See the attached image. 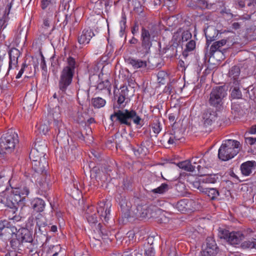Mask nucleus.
Returning <instances> with one entry per match:
<instances>
[{"instance_id": "nucleus-1", "label": "nucleus", "mask_w": 256, "mask_h": 256, "mask_svg": "<svg viewBox=\"0 0 256 256\" xmlns=\"http://www.w3.org/2000/svg\"><path fill=\"white\" fill-rule=\"evenodd\" d=\"M48 166V164L46 158H42L40 161L32 162L34 172L32 178L43 192H46L50 188L49 178H48L46 170Z\"/></svg>"}, {"instance_id": "nucleus-2", "label": "nucleus", "mask_w": 256, "mask_h": 256, "mask_svg": "<svg viewBox=\"0 0 256 256\" xmlns=\"http://www.w3.org/2000/svg\"><path fill=\"white\" fill-rule=\"evenodd\" d=\"M116 106L114 105L113 108L114 112L110 116V119L114 123L118 122L120 124L130 126L132 125L131 121L132 120L134 124L142 126L143 121L134 110H116Z\"/></svg>"}, {"instance_id": "nucleus-3", "label": "nucleus", "mask_w": 256, "mask_h": 256, "mask_svg": "<svg viewBox=\"0 0 256 256\" xmlns=\"http://www.w3.org/2000/svg\"><path fill=\"white\" fill-rule=\"evenodd\" d=\"M240 147V144L237 140H226L218 150V157L222 160H228L237 154Z\"/></svg>"}, {"instance_id": "nucleus-4", "label": "nucleus", "mask_w": 256, "mask_h": 256, "mask_svg": "<svg viewBox=\"0 0 256 256\" xmlns=\"http://www.w3.org/2000/svg\"><path fill=\"white\" fill-rule=\"evenodd\" d=\"M226 95V90L224 86H216L212 89L209 95L208 103L216 110H222L224 108V98Z\"/></svg>"}, {"instance_id": "nucleus-5", "label": "nucleus", "mask_w": 256, "mask_h": 256, "mask_svg": "<svg viewBox=\"0 0 256 256\" xmlns=\"http://www.w3.org/2000/svg\"><path fill=\"white\" fill-rule=\"evenodd\" d=\"M18 142V136L13 129H10L0 139V148L4 152H12Z\"/></svg>"}, {"instance_id": "nucleus-6", "label": "nucleus", "mask_w": 256, "mask_h": 256, "mask_svg": "<svg viewBox=\"0 0 256 256\" xmlns=\"http://www.w3.org/2000/svg\"><path fill=\"white\" fill-rule=\"evenodd\" d=\"M36 222L34 237L36 241H38V238L40 242L43 244L46 240L47 231L50 227L46 224L45 218L40 214L36 217Z\"/></svg>"}, {"instance_id": "nucleus-7", "label": "nucleus", "mask_w": 256, "mask_h": 256, "mask_svg": "<svg viewBox=\"0 0 256 256\" xmlns=\"http://www.w3.org/2000/svg\"><path fill=\"white\" fill-rule=\"evenodd\" d=\"M74 75V73L67 68L62 69L61 71L58 86V88L62 90V93L66 92L68 87L71 84Z\"/></svg>"}, {"instance_id": "nucleus-8", "label": "nucleus", "mask_w": 256, "mask_h": 256, "mask_svg": "<svg viewBox=\"0 0 256 256\" xmlns=\"http://www.w3.org/2000/svg\"><path fill=\"white\" fill-rule=\"evenodd\" d=\"M219 248L217 244L212 237H208L202 246L201 254L202 256H214L218 252Z\"/></svg>"}, {"instance_id": "nucleus-9", "label": "nucleus", "mask_w": 256, "mask_h": 256, "mask_svg": "<svg viewBox=\"0 0 256 256\" xmlns=\"http://www.w3.org/2000/svg\"><path fill=\"white\" fill-rule=\"evenodd\" d=\"M140 40L142 41V48L143 52L148 54L152 46V43L150 40V32L144 27H142V29Z\"/></svg>"}, {"instance_id": "nucleus-10", "label": "nucleus", "mask_w": 256, "mask_h": 256, "mask_svg": "<svg viewBox=\"0 0 256 256\" xmlns=\"http://www.w3.org/2000/svg\"><path fill=\"white\" fill-rule=\"evenodd\" d=\"M217 113L212 108L206 109L202 114V122L205 126H211L217 118Z\"/></svg>"}, {"instance_id": "nucleus-11", "label": "nucleus", "mask_w": 256, "mask_h": 256, "mask_svg": "<svg viewBox=\"0 0 256 256\" xmlns=\"http://www.w3.org/2000/svg\"><path fill=\"white\" fill-rule=\"evenodd\" d=\"M108 2L104 0H98L95 2L94 10L98 16L108 14Z\"/></svg>"}, {"instance_id": "nucleus-12", "label": "nucleus", "mask_w": 256, "mask_h": 256, "mask_svg": "<svg viewBox=\"0 0 256 256\" xmlns=\"http://www.w3.org/2000/svg\"><path fill=\"white\" fill-rule=\"evenodd\" d=\"M110 206L104 202H100L97 208V212L99 214L100 218L106 222L109 220L110 214Z\"/></svg>"}, {"instance_id": "nucleus-13", "label": "nucleus", "mask_w": 256, "mask_h": 256, "mask_svg": "<svg viewBox=\"0 0 256 256\" xmlns=\"http://www.w3.org/2000/svg\"><path fill=\"white\" fill-rule=\"evenodd\" d=\"M246 236L242 232H232L229 235L228 242L232 245L236 246L240 244Z\"/></svg>"}, {"instance_id": "nucleus-14", "label": "nucleus", "mask_w": 256, "mask_h": 256, "mask_svg": "<svg viewBox=\"0 0 256 256\" xmlns=\"http://www.w3.org/2000/svg\"><path fill=\"white\" fill-rule=\"evenodd\" d=\"M20 52L16 48H11L9 52V69H12L16 67L18 58L20 56Z\"/></svg>"}, {"instance_id": "nucleus-15", "label": "nucleus", "mask_w": 256, "mask_h": 256, "mask_svg": "<svg viewBox=\"0 0 256 256\" xmlns=\"http://www.w3.org/2000/svg\"><path fill=\"white\" fill-rule=\"evenodd\" d=\"M18 236L19 240L22 242L31 243L33 242L32 234L28 229L26 228H20L18 232Z\"/></svg>"}, {"instance_id": "nucleus-16", "label": "nucleus", "mask_w": 256, "mask_h": 256, "mask_svg": "<svg viewBox=\"0 0 256 256\" xmlns=\"http://www.w3.org/2000/svg\"><path fill=\"white\" fill-rule=\"evenodd\" d=\"M93 36H94V33L91 30L84 29L81 35L78 37V42L80 44H87L89 43Z\"/></svg>"}, {"instance_id": "nucleus-17", "label": "nucleus", "mask_w": 256, "mask_h": 256, "mask_svg": "<svg viewBox=\"0 0 256 256\" xmlns=\"http://www.w3.org/2000/svg\"><path fill=\"white\" fill-rule=\"evenodd\" d=\"M126 62L131 65L134 69L145 68L147 66V62L140 59L128 58L125 60Z\"/></svg>"}, {"instance_id": "nucleus-18", "label": "nucleus", "mask_w": 256, "mask_h": 256, "mask_svg": "<svg viewBox=\"0 0 256 256\" xmlns=\"http://www.w3.org/2000/svg\"><path fill=\"white\" fill-rule=\"evenodd\" d=\"M204 34L206 38V44L208 46L209 44L215 40L218 32L214 27L208 26L204 30Z\"/></svg>"}, {"instance_id": "nucleus-19", "label": "nucleus", "mask_w": 256, "mask_h": 256, "mask_svg": "<svg viewBox=\"0 0 256 256\" xmlns=\"http://www.w3.org/2000/svg\"><path fill=\"white\" fill-rule=\"evenodd\" d=\"M256 167V162L254 161H248L241 165V171L244 176H249Z\"/></svg>"}, {"instance_id": "nucleus-20", "label": "nucleus", "mask_w": 256, "mask_h": 256, "mask_svg": "<svg viewBox=\"0 0 256 256\" xmlns=\"http://www.w3.org/2000/svg\"><path fill=\"white\" fill-rule=\"evenodd\" d=\"M182 138V134L180 130H172L168 134V144H176L178 140Z\"/></svg>"}, {"instance_id": "nucleus-21", "label": "nucleus", "mask_w": 256, "mask_h": 256, "mask_svg": "<svg viewBox=\"0 0 256 256\" xmlns=\"http://www.w3.org/2000/svg\"><path fill=\"white\" fill-rule=\"evenodd\" d=\"M231 85V96L232 98L240 99L242 97V94L240 90V83L234 81V82H230Z\"/></svg>"}, {"instance_id": "nucleus-22", "label": "nucleus", "mask_w": 256, "mask_h": 256, "mask_svg": "<svg viewBox=\"0 0 256 256\" xmlns=\"http://www.w3.org/2000/svg\"><path fill=\"white\" fill-rule=\"evenodd\" d=\"M138 214L142 218L152 216V210L148 206H137Z\"/></svg>"}, {"instance_id": "nucleus-23", "label": "nucleus", "mask_w": 256, "mask_h": 256, "mask_svg": "<svg viewBox=\"0 0 256 256\" xmlns=\"http://www.w3.org/2000/svg\"><path fill=\"white\" fill-rule=\"evenodd\" d=\"M41 6L42 10L48 8L50 13H52L56 10V0H42Z\"/></svg>"}, {"instance_id": "nucleus-24", "label": "nucleus", "mask_w": 256, "mask_h": 256, "mask_svg": "<svg viewBox=\"0 0 256 256\" xmlns=\"http://www.w3.org/2000/svg\"><path fill=\"white\" fill-rule=\"evenodd\" d=\"M33 209L37 212H42L45 206L44 202L41 198H36L31 202Z\"/></svg>"}, {"instance_id": "nucleus-25", "label": "nucleus", "mask_w": 256, "mask_h": 256, "mask_svg": "<svg viewBox=\"0 0 256 256\" xmlns=\"http://www.w3.org/2000/svg\"><path fill=\"white\" fill-rule=\"evenodd\" d=\"M226 43V40H221L219 41H217L214 42L210 46V56H213L214 54L216 51L221 52L220 48L225 45Z\"/></svg>"}, {"instance_id": "nucleus-26", "label": "nucleus", "mask_w": 256, "mask_h": 256, "mask_svg": "<svg viewBox=\"0 0 256 256\" xmlns=\"http://www.w3.org/2000/svg\"><path fill=\"white\" fill-rule=\"evenodd\" d=\"M240 68L239 66H232L229 72V76L231 78L232 81L230 82H234V81L239 82V76L240 74Z\"/></svg>"}, {"instance_id": "nucleus-27", "label": "nucleus", "mask_w": 256, "mask_h": 256, "mask_svg": "<svg viewBox=\"0 0 256 256\" xmlns=\"http://www.w3.org/2000/svg\"><path fill=\"white\" fill-rule=\"evenodd\" d=\"M33 148L40 151V153L46 154L47 150V144L44 140L37 139Z\"/></svg>"}, {"instance_id": "nucleus-28", "label": "nucleus", "mask_w": 256, "mask_h": 256, "mask_svg": "<svg viewBox=\"0 0 256 256\" xmlns=\"http://www.w3.org/2000/svg\"><path fill=\"white\" fill-rule=\"evenodd\" d=\"M36 150L32 148L30 154V158L32 162L40 161L42 158H45L46 154H42Z\"/></svg>"}, {"instance_id": "nucleus-29", "label": "nucleus", "mask_w": 256, "mask_h": 256, "mask_svg": "<svg viewBox=\"0 0 256 256\" xmlns=\"http://www.w3.org/2000/svg\"><path fill=\"white\" fill-rule=\"evenodd\" d=\"M56 131L57 132L58 136L62 137L66 135V130L64 124L60 120L55 121Z\"/></svg>"}, {"instance_id": "nucleus-30", "label": "nucleus", "mask_w": 256, "mask_h": 256, "mask_svg": "<svg viewBox=\"0 0 256 256\" xmlns=\"http://www.w3.org/2000/svg\"><path fill=\"white\" fill-rule=\"evenodd\" d=\"M134 152L136 156L138 157H142L147 154L148 149L144 144L142 143L140 146H138L136 148H134Z\"/></svg>"}, {"instance_id": "nucleus-31", "label": "nucleus", "mask_w": 256, "mask_h": 256, "mask_svg": "<svg viewBox=\"0 0 256 256\" xmlns=\"http://www.w3.org/2000/svg\"><path fill=\"white\" fill-rule=\"evenodd\" d=\"M178 166L180 168L188 172H194L196 168L195 166H192L190 162L188 160L180 162L178 164Z\"/></svg>"}, {"instance_id": "nucleus-32", "label": "nucleus", "mask_w": 256, "mask_h": 256, "mask_svg": "<svg viewBox=\"0 0 256 256\" xmlns=\"http://www.w3.org/2000/svg\"><path fill=\"white\" fill-rule=\"evenodd\" d=\"M241 247L243 248L256 249V234L250 240H246L241 244Z\"/></svg>"}, {"instance_id": "nucleus-33", "label": "nucleus", "mask_w": 256, "mask_h": 256, "mask_svg": "<svg viewBox=\"0 0 256 256\" xmlns=\"http://www.w3.org/2000/svg\"><path fill=\"white\" fill-rule=\"evenodd\" d=\"M203 193L206 194L212 200H214L219 196V192L218 190L214 188H205Z\"/></svg>"}, {"instance_id": "nucleus-34", "label": "nucleus", "mask_w": 256, "mask_h": 256, "mask_svg": "<svg viewBox=\"0 0 256 256\" xmlns=\"http://www.w3.org/2000/svg\"><path fill=\"white\" fill-rule=\"evenodd\" d=\"M11 192L15 194L20 196L22 198H24L29 194V190L26 187H23L22 188H15L12 189Z\"/></svg>"}, {"instance_id": "nucleus-35", "label": "nucleus", "mask_w": 256, "mask_h": 256, "mask_svg": "<svg viewBox=\"0 0 256 256\" xmlns=\"http://www.w3.org/2000/svg\"><path fill=\"white\" fill-rule=\"evenodd\" d=\"M92 103L95 108H100L105 106L106 101L102 98L96 97L92 98Z\"/></svg>"}, {"instance_id": "nucleus-36", "label": "nucleus", "mask_w": 256, "mask_h": 256, "mask_svg": "<svg viewBox=\"0 0 256 256\" xmlns=\"http://www.w3.org/2000/svg\"><path fill=\"white\" fill-rule=\"evenodd\" d=\"M66 62L67 65L63 69H66L67 68L74 73V70L76 65L75 59L71 56H69L67 58Z\"/></svg>"}, {"instance_id": "nucleus-37", "label": "nucleus", "mask_w": 256, "mask_h": 256, "mask_svg": "<svg viewBox=\"0 0 256 256\" xmlns=\"http://www.w3.org/2000/svg\"><path fill=\"white\" fill-rule=\"evenodd\" d=\"M204 175V176L200 178V182H202L203 184H214L216 182L217 178L216 177L215 175Z\"/></svg>"}, {"instance_id": "nucleus-38", "label": "nucleus", "mask_w": 256, "mask_h": 256, "mask_svg": "<svg viewBox=\"0 0 256 256\" xmlns=\"http://www.w3.org/2000/svg\"><path fill=\"white\" fill-rule=\"evenodd\" d=\"M16 11V10L13 8V4L11 2L6 6L4 10L3 11L2 15L3 16H8L9 14L16 15L17 14Z\"/></svg>"}, {"instance_id": "nucleus-39", "label": "nucleus", "mask_w": 256, "mask_h": 256, "mask_svg": "<svg viewBox=\"0 0 256 256\" xmlns=\"http://www.w3.org/2000/svg\"><path fill=\"white\" fill-rule=\"evenodd\" d=\"M11 69L9 67L7 68V64L2 60H0V76H6L8 75Z\"/></svg>"}, {"instance_id": "nucleus-40", "label": "nucleus", "mask_w": 256, "mask_h": 256, "mask_svg": "<svg viewBox=\"0 0 256 256\" xmlns=\"http://www.w3.org/2000/svg\"><path fill=\"white\" fill-rule=\"evenodd\" d=\"M168 190V186L167 184L164 183L161 184L159 187L153 189L152 192L155 194H164Z\"/></svg>"}, {"instance_id": "nucleus-41", "label": "nucleus", "mask_w": 256, "mask_h": 256, "mask_svg": "<svg viewBox=\"0 0 256 256\" xmlns=\"http://www.w3.org/2000/svg\"><path fill=\"white\" fill-rule=\"evenodd\" d=\"M94 208L92 207L89 208L88 212H87L86 218L88 222L90 224H96L97 222V217L96 216V214H90L89 213V212L91 211Z\"/></svg>"}, {"instance_id": "nucleus-42", "label": "nucleus", "mask_w": 256, "mask_h": 256, "mask_svg": "<svg viewBox=\"0 0 256 256\" xmlns=\"http://www.w3.org/2000/svg\"><path fill=\"white\" fill-rule=\"evenodd\" d=\"M230 234V232L226 229L222 228L218 229V235L220 238H224L228 242Z\"/></svg>"}, {"instance_id": "nucleus-43", "label": "nucleus", "mask_w": 256, "mask_h": 256, "mask_svg": "<svg viewBox=\"0 0 256 256\" xmlns=\"http://www.w3.org/2000/svg\"><path fill=\"white\" fill-rule=\"evenodd\" d=\"M36 102V98L34 96H30V94H26L24 98V102L28 106H32Z\"/></svg>"}, {"instance_id": "nucleus-44", "label": "nucleus", "mask_w": 256, "mask_h": 256, "mask_svg": "<svg viewBox=\"0 0 256 256\" xmlns=\"http://www.w3.org/2000/svg\"><path fill=\"white\" fill-rule=\"evenodd\" d=\"M10 212H11L12 214H14V216H9V218L11 220L16 221V222H19L22 216H20V214H18V210H15L14 208H12L10 210Z\"/></svg>"}, {"instance_id": "nucleus-45", "label": "nucleus", "mask_w": 256, "mask_h": 256, "mask_svg": "<svg viewBox=\"0 0 256 256\" xmlns=\"http://www.w3.org/2000/svg\"><path fill=\"white\" fill-rule=\"evenodd\" d=\"M50 115H51L54 120V122L58 120L60 117V111L58 106H56L50 112Z\"/></svg>"}, {"instance_id": "nucleus-46", "label": "nucleus", "mask_w": 256, "mask_h": 256, "mask_svg": "<svg viewBox=\"0 0 256 256\" xmlns=\"http://www.w3.org/2000/svg\"><path fill=\"white\" fill-rule=\"evenodd\" d=\"M157 77L158 82L164 84L166 82V79L168 77V75L166 72L164 71H160L158 73Z\"/></svg>"}, {"instance_id": "nucleus-47", "label": "nucleus", "mask_w": 256, "mask_h": 256, "mask_svg": "<svg viewBox=\"0 0 256 256\" xmlns=\"http://www.w3.org/2000/svg\"><path fill=\"white\" fill-rule=\"evenodd\" d=\"M41 62H40V68L42 70V75L46 76L48 72L47 67L46 66V62L44 60V58L43 54L41 53Z\"/></svg>"}, {"instance_id": "nucleus-48", "label": "nucleus", "mask_w": 256, "mask_h": 256, "mask_svg": "<svg viewBox=\"0 0 256 256\" xmlns=\"http://www.w3.org/2000/svg\"><path fill=\"white\" fill-rule=\"evenodd\" d=\"M192 185L194 188H197L202 192H203L205 190L204 186L203 185L202 182H200V178L198 180L194 182L192 184Z\"/></svg>"}, {"instance_id": "nucleus-49", "label": "nucleus", "mask_w": 256, "mask_h": 256, "mask_svg": "<svg viewBox=\"0 0 256 256\" xmlns=\"http://www.w3.org/2000/svg\"><path fill=\"white\" fill-rule=\"evenodd\" d=\"M152 128L154 132L156 134H159L162 130L160 124L158 120H156L152 124Z\"/></svg>"}, {"instance_id": "nucleus-50", "label": "nucleus", "mask_w": 256, "mask_h": 256, "mask_svg": "<svg viewBox=\"0 0 256 256\" xmlns=\"http://www.w3.org/2000/svg\"><path fill=\"white\" fill-rule=\"evenodd\" d=\"M208 6L207 2L204 0H198L196 4L194 6V8H199L200 9H204L206 8Z\"/></svg>"}, {"instance_id": "nucleus-51", "label": "nucleus", "mask_w": 256, "mask_h": 256, "mask_svg": "<svg viewBox=\"0 0 256 256\" xmlns=\"http://www.w3.org/2000/svg\"><path fill=\"white\" fill-rule=\"evenodd\" d=\"M23 198H22L20 196H19L18 194H15L12 192V194L10 196V200H11L12 202L13 203H18V202H21V200H23Z\"/></svg>"}, {"instance_id": "nucleus-52", "label": "nucleus", "mask_w": 256, "mask_h": 256, "mask_svg": "<svg viewBox=\"0 0 256 256\" xmlns=\"http://www.w3.org/2000/svg\"><path fill=\"white\" fill-rule=\"evenodd\" d=\"M126 18L123 17L122 20L120 22V36L122 37L124 34L126 29Z\"/></svg>"}, {"instance_id": "nucleus-53", "label": "nucleus", "mask_w": 256, "mask_h": 256, "mask_svg": "<svg viewBox=\"0 0 256 256\" xmlns=\"http://www.w3.org/2000/svg\"><path fill=\"white\" fill-rule=\"evenodd\" d=\"M144 10V7L138 4V6H136V4L135 5L134 11H133V14L134 15H140L142 12H143Z\"/></svg>"}, {"instance_id": "nucleus-54", "label": "nucleus", "mask_w": 256, "mask_h": 256, "mask_svg": "<svg viewBox=\"0 0 256 256\" xmlns=\"http://www.w3.org/2000/svg\"><path fill=\"white\" fill-rule=\"evenodd\" d=\"M40 132L44 134H46L49 130V126L48 124H42L39 128Z\"/></svg>"}, {"instance_id": "nucleus-55", "label": "nucleus", "mask_w": 256, "mask_h": 256, "mask_svg": "<svg viewBox=\"0 0 256 256\" xmlns=\"http://www.w3.org/2000/svg\"><path fill=\"white\" fill-rule=\"evenodd\" d=\"M192 38L191 33L188 31H184L182 34V42H186Z\"/></svg>"}, {"instance_id": "nucleus-56", "label": "nucleus", "mask_w": 256, "mask_h": 256, "mask_svg": "<svg viewBox=\"0 0 256 256\" xmlns=\"http://www.w3.org/2000/svg\"><path fill=\"white\" fill-rule=\"evenodd\" d=\"M7 22L8 17L0 18V32L6 27L7 25Z\"/></svg>"}, {"instance_id": "nucleus-57", "label": "nucleus", "mask_w": 256, "mask_h": 256, "mask_svg": "<svg viewBox=\"0 0 256 256\" xmlns=\"http://www.w3.org/2000/svg\"><path fill=\"white\" fill-rule=\"evenodd\" d=\"M196 48V42L193 40H190L186 44V50L190 52L194 50Z\"/></svg>"}, {"instance_id": "nucleus-58", "label": "nucleus", "mask_w": 256, "mask_h": 256, "mask_svg": "<svg viewBox=\"0 0 256 256\" xmlns=\"http://www.w3.org/2000/svg\"><path fill=\"white\" fill-rule=\"evenodd\" d=\"M125 96H126L124 92L122 90L120 93L119 94V96H118V99L117 100V102L118 104L120 105H120L122 104L123 102H124L126 98Z\"/></svg>"}, {"instance_id": "nucleus-59", "label": "nucleus", "mask_w": 256, "mask_h": 256, "mask_svg": "<svg viewBox=\"0 0 256 256\" xmlns=\"http://www.w3.org/2000/svg\"><path fill=\"white\" fill-rule=\"evenodd\" d=\"M10 227V222L6 220L0 221V232L5 228Z\"/></svg>"}, {"instance_id": "nucleus-60", "label": "nucleus", "mask_w": 256, "mask_h": 256, "mask_svg": "<svg viewBox=\"0 0 256 256\" xmlns=\"http://www.w3.org/2000/svg\"><path fill=\"white\" fill-rule=\"evenodd\" d=\"M61 91L62 90L60 89H59V90L58 92L57 93L54 94L53 97L55 98H58V100L64 98L66 94V92H64L63 93H62Z\"/></svg>"}, {"instance_id": "nucleus-61", "label": "nucleus", "mask_w": 256, "mask_h": 256, "mask_svg": "<svg viewBox=\"0 0 256 256\" xmlns=\"http://www.w3.org/2000/svg\"><path fill=\"white\" fill-rule=\"evenodd\" d=\"M184 204H185V203L183 200H181L178 202L176 208L178 210L184 212L186 210V207L183 206Z\"/></svg>"}, {"instance_id": "nucleus-62", "label": "nucleus", "mask_w": 256, "mask_h": 256, "mask_svg": "<svg viewBox=\"0 0 256 256\" xmlns=\"http://www.w3.org/2000/svg\"><path fill=\"white\" fill-rule=\"evenodd\" d=\"M25 68H28V66L25 64H23L20 70L16 76V78H20L22 76Z\"/></svg>"}, {"instance_id": "nucleus-63", "label": "nucleus", "mask_w": 256, "mask_h": 256, "mask_svg": "<svg viewBox=\"0 0 256 256\" xmlns=\"http://www.w3.org/2000/svg\"><path fill=\"white\" fill-rule=\"evenodd\" d=\"M246 142L250 145L254 144L256 142V138L252 137H247L245 138Z\"/></svg>"}, {"instance_id": "nucleus-64", "label": "nucleus", "mask_w": 256, "mask_h": 256, "mask_svg": "<svg viewBox=\"0 0 256 256\" xmlns=\"http://www.w3.org/2000/svg\"><path fill=\"white\" fill-rule=\"evenodd\" d=\"M220 12L222 15L226 14V15H232V14L230 12V10L229 8H228L226 7H224L223 8H222L220 10Z\"/></svg>"}]
</instances>
